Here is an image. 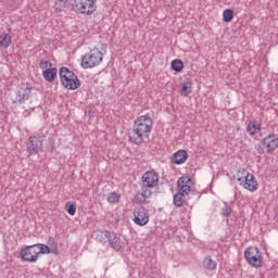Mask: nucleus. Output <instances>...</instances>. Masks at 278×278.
<instances>
[{"label":"nucleus","mask_w":278,"mask_h":278,"mask_svg":"<svg viewBox=\"0 0 278 278\" xmlns=\"http://www.w3.org/2000/svg\"><path fill=\"white\" fill-rule=\"evenodd\" d=\"M38 255L39 254L36 244L27 245L20 252L21 260L23 262H29L30 264L38 262Z\"/></svg>","instance_id":"0eeeda50"},{"label":"nucleus","mask_w":278,"mask_h":278,"mask_svg":"<svg viewBox=\"0 0 278 278\" xmlns=\"http://www.w3.org/2000/svg\"><path fill=\"white\" fill-rule=\"evenodd\" d=\"M31 85L30 84H22L20 90L16 92V98L13 103H20L23 105L26 101H29V97L31 96Z\"/></svg>","instance_id":"6e6552de"},{"label":"nucleus","mask_w":278,"mask_h":278,"mask_svg":"<svg viewBox=\"0 0 278 278\" xmlns=\"http://www.w3.org/2000/svg\"><path fill=\"white\" fill-rule=\"evenodd\" d=\"M67 3H68V0H55L54 10L56 12H62V10L66 8Z\"/></svg>","instance_id":"bb28decb"},{"label":"nucleus","mask_w":278,"mask_h":278,"mask_svg":"<svg viewBox=\"0 0 278 278\" xmlns=\"http://www.w3.org/2000/svg\"><path fill=\"white\" fill-rule=\"evenodd\" d=\"M49 66H50V68L52 66V64L49 63V61L41 60L40 63H39V67L42 68V70L47 71V68H49Z\"/></svg>","instance_id":"473e14b6"},{"label":"nucleus","mask_w":278,"mask_h":278,"mask_svg":"<svg viewBox=\"0 0 278 278\" xmlns=\"http://www.w3.org/2000/svg\"><path fill=\"white\" fill-rule=\"evenodd\" d=\"M223 21H224V23H231V21H233V10H231V9L224 10Z\"/></svg>","instance_id":"b1692460"},{"label":"nucleus","mask_w":278,"mask_h":278,"mask_svg":"<svg viewBox=\"0 0 278 278\" xmlns=\"http://www.w3.org/2000/svg\"><path fill=\"white\" fill-rule=\"evenodd\" d=\"M240 173L242 175L241 177L238 178L240 186H243V188H245V190H249L250 192H255V190H257L260 186L257 184V179L255 178V176L247 172V169L244 168L239 169V175Z\"/></svg>","instance_id":"423d86ee"},{"label":"nucleus","mask_w":278,"mask_h":278,"mask_svg":"<svg viewBox=\"0 0 278 278\" xmlns=\"http://www.w3.org/2000/svg\"><path fill=\"white\" fill-rule=\"evenodd\" d=\"M189 181H190V178H186V177H180L177 181L178 192H180L185 197H188V194H190V190H192L190 185H188Z\"/></svg>","instance_id":"4468645a"},{"label":"nucleus","mask_w":278,"mask_h":278,"mask_svg":"<svg viewBox=\"0 0 278 278\" xmlns=\"http://www.w3.org/2000/svg\"><path fill=\"white\" fill-rule=\"evenodd\" d=\"M59 77L63 88H66V90H77L81 86V80H79L77 74L68 67H61L59 71Z\"/></svg>","instance_id":"f03ea898"},{"label":"nucleus","mask_w":278,"mask_h":278,"mask_svg":"<svg viewBox=\"0 0 278 278\" xmlns=\"http://www.w3.org/2000/svg\"><path fill=\"white\" fill-rule=\"evenodd\" d=\"M110 247L114 249V251H123V249H125V239H121L115 232H112Z\"/></svg>","instance_id":"2eb2a0df"},{"label":"nucleus","mask_w":278,"mask_h":278,"mask_svg":"<svg viewBox=\"0 0 278 278\" xmlns=\"http://www.w3.org/2000/svg\"><path fill=\"white\" fill-rule=\"evenodd\" d=\"M186 203V195L179 191L174 195V205L175 207H184Z\"/></svg>","instance_id":"aec40b11"},{"label":"nucleus","mask_w":278,"mask_h":278,"mask_svg":"<svg viewBox=\"0 0 278 278\" xmlns=\"http://www.w3.org/2000/svg\"><path fill=\"white\" fill-rule=\"evenodd\" d=\"M103 62V52L99 50V48H94L90 50L89 53L81 56L80 66L83 68H94V66H99Z\"/></svg>","instance_id":"20e7f679"},{"label":"nucleus","mask_w":278,"mask_h":278,"mask_svg":"<svg viewBox=\"0 0 278 278\" xmlns=\"http://www.w3.org/2000/svg\"><path fill=\"white\" fill-rule=\"evenodd\" d=\"M254 148L260 155H264V153H266V146H263V141L261 143H256Z\"/></svg>","instance_id":"7c9ffc66"},{"label":"nucleus","mask_w":278,"mask_h":278,"mask_svg":"<svg viewBox=\"0 0 278 278\" xmlns=\"http://www.w3.org/2000/svg\"><path fill=\"white\" fill-rule=\"evenodd\" d=\"M142 186L155 188L160 184V175L155 172H146L141 177Z\"/></svg>","instance_id":"9d476101"},{"label":"nucleus","mask_w":278,"mask_h":278,"mask_svg":"<svg viewBox=\"0 0 278 278\" xmlns=\"http://www.w3.org/2000/svg\"><path fill=\"white\" fill-rule=\"evenodd\" d=\"M42 77L46 81H49V84H53V81H55V77H58V68L49 67L45 70L42 72Z\"/></svg>","instance_id":"f3484780"},{"label":"nucleus","mask_w":278,"mask_h":278,"mask_svg":"<svg viewBox=\"0 0 278 278\" xmlns=\"http://www.w3.org/2000/svg\"><path fill=\"white\" fill-rule=\"evenodd\" d=\"M134 223L139 227H144L149 224V211L143 206L136 207L134 211Z\"/></svg>","instance_id":"1a4fd4ad"},{"label":"nucleus","mask_w":278,"mask_h":278,"mask_svg":"<svg viewBox=\"0 0 278 278\" xmlns=\"http://www.w3.org/2000/svg\"><path fill=\"white\" fill-rule=\"evenodd\" d=\"M244 260L252 268H262L264 256H262V251L257 247H249L244 251Z\"/></svg>","instance_id":"39448f33"},{"label":"nucleus","mask_w":278,"mask_h":278,"mask_svg":"<svg viewBox=\"0 0 278 278\" xmlns=\"http://www.w3.org/2000/svg\"><path fill=\"white\" fill-rule=\"evenodd\" d=\"M203 264L207 270H216V262L212 260V256L205 257Z\"/></svg>","instance_id":"5701e85b"},{"label":"nucleus","mask_w":278,"mask_h":278,"mask_svg":"<svg viewBox=\"0 0 278 278\" xmlns=\"http://www.w3.org/2000/svg\"><path fill=\"white\" fill-rule=\"evenodd\" d=\"M112 238V232L108 230H98L96 232V240L97 242H100V244H103L106 249L110 247V240Z\"/></svg>","instance_id":"ddd939ff"},{"label":"nucleus","mask_w":278,"mask_h":278,"mask_svg":"<svg viewBox=\"0 0 278 278\" xmlns=\"http://www.w3.org/2000/svg\"><path fill=\"white\" fill-rule=\"evenodd\" d=\"M135 201H136L137 203L142 204V203H146V202H147V198H146L144 195H142V193H136V194H135Z\"/></svg>","instance_id":"2f4dec72"},{"label":"nucleus","mask_w":278,"mask_h":278,"mask_svg":"<svg viewBox=\"0 0 278 278\" xmlns=\"http://www.w3.org/2000/svg\"><path fill=\"white\" fill-rule=\"evenodd\" d=\"M149 188L151 187H147L146 185H142L141 187V195L146 199H151V194H153Z\"/></svg>","instance_id":"c85d7f7f"},{"label":"nucleus","mask_w":278,"mask_h":278,"mask_svg":"<svg viewBox=\"0 0 278 278\" xmlns=\"http://www.w3.org/2000/svg\"><path fill=\"white\" fill-rule=\"evenodd\" d=\"M187 160H188V152L186 150H178L172 156L173 164H176L177 166H179L180 164H186Z\"/></svg>","instance_id":"dca6fc26"},{"label":"nucleus","mask_w":278,"mask_h":278,"mask_svg":"<svg viewBox=\"0 0 278 278\" xmlns=\"http://www.w3.org/2000/svg\"><path fill=\"white\" fill-rule=\"evenodd\" d=\"M263 146L266 149V153H273L278 149V137L275 134L268 135L263 139Z\"/></svg>","instance_id":"f8f14e48"},{"label":"nucleus","mask_w":278,"mask_h":278,"mask_svg":"<svg viewBox=\"0 0 278 278\" xmlns=\"http://www.w3.org/2000/svg\"><path fill=\"white\" fill-rule=\"evenodd\" d=\"M12 45V37L8 33L0 35V48L8 49Z\"/></svg>","instance_id":"a211bd4d"},{"label":"nucleus","mask_w":278,"mask_h":278,"mask_svg":"<svg viewBox=\"0 0 278 278\" xmlns=\"http://www.w3.org/2000/svg\"><path fill=\"white\" fill-rule=\"evenodd\" d=\"M72 12L76 14H94L97 12V2L94 0H73L71 3Z\"/></svg>","instance_id":"7ed1b4c3"},{"label":"nucleus","mask_w":278,"mask_h":278,"mask_svg":"<svg viewBox=\"0 0 278 278\" xmlns=\"http://www.w3.org/2000/svg\"><path fill=\"white\" fill-rule=\"evenodd\" d=\"M42 149V140H40L38 137H29L28 143H27V151L29 155H38V152Z\"/></svg>","instance_id":"9b49d317"},{"label":"nucleus","mask_w":278,"mask_h":278,"mask_svg":"<svg viewBox=\"0 0 278 278\" xmlns=\"http://www.w3.org/2000/svg\"><path fill=\"white\" fill-rule=\"evenodd\" d=\"M231 212H233V208L227 204H225L220 210V214L224 218H229V216H231Z\"/></svg>","instance_id":"cd10ccee"},{"label":"nucleus","mask_w":278,"mask_h":278,"mask_svg":"<svg viewBox=\"0 0 278 278\" xmlns=\"http://www.w3.org/2000/svg\"><path fill=\"white\" fill-rule=\"evenodd\" d=\"M119 199H121V198L117 195L116 192H111V193H109V195H108V202H109V203H118Z\"/></svg>","instance_id":"c756f323"},{"label":"nucleus","mask_w":278,"mask_h":278,"mask_svg":"<svg viewBox=\"0 0 278 278\" xmlns=\"http://www.w3.org/2000/svg\"><path fill=\"white\" fill-rule=\"evenodd\" d=\"M65 210H66L67 214H70V216H75V214L77 212V205H75V203H73V202H66Z\"/></svg>","instance_id":"a878e982"},{"label":"nucleus","mask_w":278,"mask_h":278,"mask_svg":"<svg viewBox=\"0 0 278 278\" xmlns=\"http://www.w3.org/2000/svg\"><path fill=\"white\" fill-rule=\"evenodd\" d=\"M172 71H175V73H181L184 71V61L179 59L172 61Z\"/></svg>","instance_id":"4be33fe9"},{"label":"nucleus","mask_w":278,"mask_h":278,"mask_svg":"<svg viewBox=\"0 0 278 278\" xmlns=\"http://www.w3.org/2000/svg\"><path fill=\"white\" fill-rule=\"evenodd\" d=\"M38 255H49L51 253V248L45 243H35Z\"/></svg>","instance_id":"412c9836"},{"label":"nucleus","mask_w":278,"mask_h":278,"mask_svg":"<svg viewBox=\"0 0 278 278\" xmlns=\"http://www.w3.org/2000/svg\"><path fill=\"white\" fill-rule=\"evenodd\" d=\"M153 129V119L149 115H141L135 121L132 129L128 131V140L131 144H142L144 138H149V134Z\"/></svg>","instance_id":"f257e3e1"},{"label":"nucleus","mask_w":278,"mask_h":278,"mask_svg":"<svg viewBox=\"0 0 278 278\" xmlns=\"http://www.w3.org/2000/svg\"><path fill=\"white\" fill-rule=\"evenodd\" d=\"M188 94H192V83L191 81L185 83L182 85L181 96L188 97Z\"/></svg>","instance_id":"393cba45"},{"label":"nucleus","mask_w":278,"mask_h":278,"mask_svg":"<svg viewBox=\"0 0 278 278\" xmlns=\"http://www.w3.org/2000/svg\"><path fill=\"white\" fill-rule=\"evenodd\" d=\"M248 134L250 136H255V134H260L262 131V124H255V122H250L247 127Z\"/></svg>","instance_id":"6ab92c4d"}]
</instances>
